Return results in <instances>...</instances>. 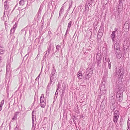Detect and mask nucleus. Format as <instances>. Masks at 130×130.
Listing matches in <instances>:
<instances>
[{
	"instance_id": "nucleus-1",
	"label": "nucleus",
	"mask_w": 130,
	"mask_h": 130,
	"mask_svg": "<svg viewBox=\"0 0 130 130\" xmlns=\"http://www.w3.org/2000/svg\"><path fill=\"white\" fill-rule=\"evenodd\" d=\"M116 54L117 57L118 58H120L122 57V55L120 51L119 50H117Z\"/></svg>"
},
{
	"instance_id": "nucleus-2",
	"label": "nucleus",
	"mask_w": 130,
	"mask_h": 130,
	"mask_svg": "<svg viewBox=\"0 0 130 130\" xmlns=\"http://www.w3.org/2000/svg\"><path fill=\"white\" fill-rule=\"evenodd\" d=\"M83 75L81 72L80 71H78L77 74V77L79 79H81L83 77Z\"/></svg>"
},
{
	"instance_id": "nucleus-3",
	"label": "nucleus",
	"mask_w": 130,
	"mask_h": 130,
	"mask_svg": "<svg viewBox=\"0 0 130 130\" xmlns=\"http://www.w3.org/2000/svg\"><path fill=\"white\" fill-rule=\"evenodd\" d=\"M119 112L117 111H115L114 117H119Z\"/></svg>"
},
{
	"instance_id": "nucleus-4",
	"label": "nucleus",
	"mask_w": 130,
	"mask_h": 130,
	"mask_svg": "<svg viewBox=\"0 0 130 130\" xmlns=\"http://www.w3.org/2000/svg\"><path fill=\"white\" fill-rule=\"evenodd\" d=\"M40 105L42 107L44 108L46 105V103L44 101L40 102Z\"/></svg>"
},
{
	"instance_id": "nucleus-5",
	"label": "nucleus",
	"mask_w": 130,
	"mask_h": 130,
	"mask_svg": "<svg viewBox=\"0 0 130 130\" xmlns=\"http://www.w3.org/2000/svg\"><path fill=\"white\" fill-rule=\"evenodd\" d=\"M44 95L43 94H42V95L40 97V102H43V101H44Z\"/></svg>"
},
{
	"instance_id": "nucleus-6",
	"label": "nucleus",
	"mask_w": 130,
	"mask_h": 130,
	"mask_svg": "<svg viewBox=\"0 0 130 130\" xmlns=\"http://www.w3.org/2000/svg\"><path fill=\"white\" fill-rule=\"evenodd\" d=\"M123 75H120V77H119L118 79V81L119 82H121L122 80V79L123 78Z\"/></svg>"
},
{
	"instance_id": "nucleus-7",
	"label": "nucleus",
	"mask_w": 130,
	"mask_h": 130,
	"mask_svg": "<svg viewBox=\"0 0 130 130\" xmlns=\"http://www.w3.org/2000/svg\"><path fill=\"white\" fill-rule=\"evenodd\" d=\"M115 31H113L112 34L111 35V38H112V39L113 41H114V38L115 37Z\"/></svg>"
},
{
	"instance_id": "nucleus-8",
	"label": "nucleus",
	"mask_w": 130,
	"mask_h": 130,
	"mask_svg": "<svg viewBox=\"0 0 130 130\" xmlns=\"http://www.w3.org/2000/svg\"><path fill=\"white\" fill-rule=\"evenodd\" d=\"M119 117H113V121L115 123H116Z\"/></svg>"
},
{
	"instance_id": "nucleus-9",
	"label": "nucleus",
	"mask_w": 130,
	"mask_h": 130,
	"mask_svg": "<svg viewBox=\"0 0 130 130\" xmlns=\"http://www.w3.org/2000/svg\"><path fill=\"white\" fill-rule=\"evenodd\" d=\"M72 22L71 21L69 22L68 24V27L69 28H70L71 26Z\"/></svg>"
},
{
	"instance_id": "nucleus-10",
	"label": "nucleus",
	"mask_w": 130,
	"mask_h": 130,
	"mask_svg": "<svg viewBox=\"0 0 130 130\" xmlns=\"http://www.w3.org/2000/svg\"><path fill=\"white\" fill-rule=\"evenodd\" d=\"M4 100H2L1 102V104H0V105L2 106L4 104Z\"/></svg>"
},
{
	"instance_id": "nucleus-11",
	"label": "nucleus",
	"mask_w": 130,
	"mask_h": 130,
	"mask_svg": "<svg viewBox=\"0 0 130 130\" xmlns=\"http://www.w3.org/2000/svg\"><path fill=\"white\" fill-rule=\"evenodd\" d=\"M23 2V0H21L20 2H19V4H21V2Z\"/></svg>"
},
{
	"instance_id": "nucleus-12",
	"label": "nucleus",
	"mask_w": 130,
	"mask_h": 130,
	"mask_svg": "<svg viewBox=\"0 0 130 130\" xmlns=\"http://www.w3.org/2000/svg\"><path fill=\"white\" fill-rule=\"evenodd\" d=\"M2 109V106L0 105V111H1Z\"/></svg>"
}]
</instances>
